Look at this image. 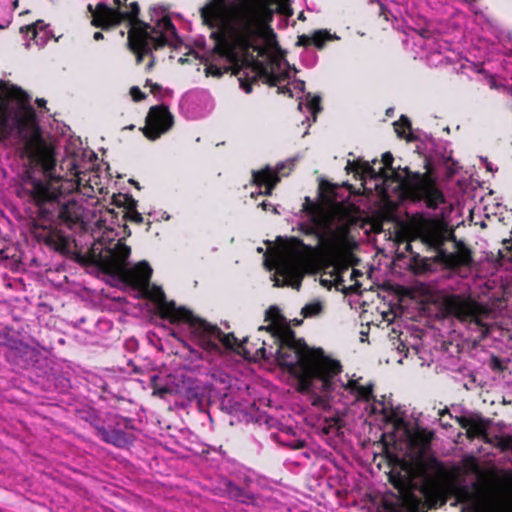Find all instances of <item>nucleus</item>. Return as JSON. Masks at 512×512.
I'll use <instances>...</instances> for the list:
<instances>
[{
	"label": "nucleus",
	"mask_w": 512,
	"mask_h": 512,
	"mask_svg": "<svg viewBox=\"0 0 512 512\" xmlns=\"http://www.w3.org/2000/svg\"><path fill=\"white\" fill-rule=\"evenodd\" d=\"M182 115L188 119L206 116L213 109V101L205 90H194L186 93L179 104Z\"/></svg>",
	"instance_id": "f8f14e48"
},
{
	"label": "nucleus",
	"mask_w": 512,
	"mask_h": 512,
	"mask_svg": "<svg viewBox=\"0 0 512 512\" xmlns=\"http://www.w3.org/2000/svg\"><path fill=\"white\" fill-rule=\"evenodd\" d=\"M499 256L505 261H512V238L503 241V247L499 250Z\"/></svg>",
	"instance_id": "5701e85b"
},
{
	"label": "nucleus",
	"mask_w": 512,
	"mask_h": 512,
	"mask_svg": "<svg viewBox=\"0 0 512 512\" xmlns=\"http://www.w3.org/2000/svg\"><path fill=\"white\" fill-rule=\"evenodd\" d=\"M37 103H38L39 106H42V105L45 104V100L44 99H38Z\"/></svg>",
	"instance_id": "7c9ffc66"
},
{
	"label": "nucleus",
	"mask_w": 512,
	"mask_h": 512,
	"mask_svg": "<svg viewBox=\"0 0 512 512\" xmlns=\"http://www.w3.org/2000/svg\"><path fill=\"white\" fill-rule=\"evenodd\" d=\"M126 2L127 0H114L113 6L98 3L95 8L90 4L88 9L92 14V24L97 27L105 29L121 22L128 23V45L138 62H141L144 56L151 54L152 49L163 45L176 47L180 43L176 28L164 11L154 10L152 16L154 25L150 26L138 20V4Z\"/></svg>",
	"instance_id": "39448f33"
},
{
	"label": "nucleus",
	"mask_w": 512,
	"mask_h": 512,
	"mask_svg": "<svg viewBox=\"0 0 512 512\" xmlns=\"http://www.w3.org/2000/svg\"><path fill=\"white\" fill-rule=\"evenodd\" d=\"M293 166V161L288 160L286 162L279 163L275 170L271 169L269 166L266 168L254 171L253 172V182L258 186L262 187L264 186L266 190L263 192V194L270 195L272 192L273 187L277 184V182L280 180L279 174L286 175L287 173L282 172L284 168L288 167L289 170H291ZM262 194V192H259Z\"/></svg>",
	"instance_id": "4468645a"
},
{
	"label": "nucleus",
	"mask_w": 512,
	"mask_h": 512,
	"mask_svg": "<svg viewBox=\"0 0 512 512\" xmlns=\"http://www.w3.org/2000/svg\"><path fill=\"white\" fill-rule=\"evenodd\" d=\"M321 311H322V303L320 301L308 303L302 308V314L305 317L316 316V315L320 314Z\"/></svg>",
	"instance_id": "4be33fe9"
},
{
	"label": "nucleus",
	"mask_w": 512,
	"mask_h": 512,
	"mask_svg": "<svg viewBox=\"0 0 512 512\" xmlns=\"http://www.w3.org/2000/svg\"><path fill=\"white\" fill-rule=\"evenodd\" d=\"M462 428L466 429L469 437H481L486 434L488 422L479 414L471 413L458 419Z\"/></svg>",
	"instance_id": "f3484780"
},
{
	"label": "nucleus",
	"mask_w": 512,
	"mask_h": 512,
	"mask_svg": "<svg viewBox=\"0 0 512 512\" xmlns=\"http://www.w3.org/2000/svg\"><path fill=\"white\" fill-rule=\"evenodd\" d=\"M476 17H477L478 20H482V18H484L483 15H479V16L477 15Z\"/></svg>",
	"instance_id": "473e14b6"
},
{
	"label": "nucleus",
	"mask_w": 512,
	"mask_h": 512,
	"mask_svg": "<svg viewBox=\"0 0 512 512\" xmlns=\"http://www.w3.org/2000/svg\"><path fill=\"white\" fill-rule=\"evenodd\" d=\"M332 36L326 30H318L312 36L301 35L298 37V45L307 46L313 43L317 48L321 49L325 41L331 39Z\"/></svg>",
	"instance_id": "aec40b11"
},
{
	"label": "nucleus",
	"mask_w": 512,
	"mask_h": 512,
	"mask_svg": "<svg viewBox=\"0 0 512 512\" xmlns=\"http://www.w3.org/2000/svg\"><path fill=\"white\" fill-rule=\"evenodd\" d=\"M113 232L103 235L92 247L94 260L104 269L119 276L134 290L153 301L160 317L173 326L170 334L186 345L190 351L191 343L208 352H220V346L233 349L238 353L243 350L248 356L250 352L243 348L233 334H223L217 327L195 317L184 307H177L174 301H167L161 287L150 286L152 268L146 261H140L128 267L131 248L121 239L110 238Z\"/></svg>",
	"instance_id": "20e7f679"
},
{
	"label": "nucleus",
	"mask_w": 512,
	"mask_h": 512,
	"mask_svg": "<svg viewBox=\"0 0 512 512\" xmlns=\"http://www.w3.org/2000/svg\"><path fill=\"white\" fill-rule=\"evenodd\" d=\"M130 94L134 101H140L144 99L145 95L142 93V91L138 87H132L130 89Z\"/></svg>",
	"instance_id": "393cba45"
},
{
	"label": "nucleus",
	"mask_w": 512,
	"mask_h": 512,
	"mask_svg": "<svg viewBox=\"0 0 512 512\" xmlns=\"http://www.w3.org/2000/svg\"><path fill=\"white\" fill-rule=\"evenodd\" d=\"M479 44L488 61L495 55L508 56L512 53L511 34L487 19H484L481 27Z\"/></svg>",
	"instance_id": "9b49d317"
},
{
	"label": "nucleus",
	"mask_w": 512,
	"mask_h": 512,
	"mask_svg": "<svg viewBox=\"0 0 512 512\" xmlns=\"http://www.w3.org/2000/svg\"><path fill=\"white\" fill-rule=\"evenodd\" d=\"M146 86H149L150 87V92L155 95V96H161V93H162V87L159 86L158 84L156 83H152L151 80H147L146 81Z\"/></svg>",
	"instance_id": "b1692460"
},
{
	"label": "nucleus",
	"mask_w": 512,
	"mask_h": 512,
	"mask_svg": "<svg viewBox=\"0 0 512 512\" xmlns=\"http://www.w3.org/2000/svg\"><path fill=\"white\" fill-rule=\"evenodd\" d=\"M455 314L459 320L483 327L480 306L471 300H461L455 305Z\"/></svg>",
	"instance_id": "dca6fc26"
},
{
	"label": "nucleus",
	"mask_w": 512,
	"mask_h": 512,
	"mask_svg": "<svg viewBox=\"0 0 512 512\" xmlns=\"http://www.w3.org/2000/svg\"><path fill=\"white\" fill-rule=\"evenodd\" d=\"M381 14L388 20L389 18V14H391L392 17H394L395 19L397 18V16L395 14H393L389 8H387L386 6H381Z\"/></svg>",
	"instance_id": "a878e982"
},
{
	"label": "nucleus",
	"mask_w": 512,
	"mask_h": 512,
	"mask_svg": "<svg viewBox=\"0 0 512 512\" xmlns=\"http://www.w3.org/2000/svg\"><path fill=\"white\" fill-rule=\"evenodd\" d=\"M382 162L383 176L392 178L397 183V188L405 190L413 198L425 200L432 209H437L444 202L443 194L435 187L430 177L419 173L412 174L408 168H392L393 156L390 152L383 154Z\"/></svg>",
	"instance_id": "0eeeda50"
},
{
	"label": "nucleus",
	"mask_w": 512,
	"mask_h": 512,
	"mask_svg": "<svg viewBox=\"0 0 512 512\" xmlns=\"http://www.w3.org/2000/svg\"><path fill=\"white\" fill-rule=\"evenodd\" d=\"M298 99V109L303 113L309 114L312 117V121L315 122L316 115L321 110L320 97L307 93L298 97Z\"/></svg>",
	"instance_id": "a211bd4d"
},
{
	"label": "nucleus",
	"mask_w": 512,
	"mask_h": 512,
	"mask_svg": "<svg viewBox=\"0 0 512 512\" xmlns=\"http://www.w3.org/2000/svg\"><path fill=\"white\" fill-rule=\"evenodd\" d=\"M307 265V258L300 250L285 249L274 256L268 268L277 270V274L272 277L275 287L291 286L298 290Z\"/></svg>",
	"instance_id": "6e6552de"
},
{
	"label": "nucleus",
	"mask_w": 512,
	"mask_h": 512,
	"mask_svg": "<svg viewBox=\"0 0 512 512\" xmlns=\"http://www.w3.org/2000/svg\"><path fill=\"white\" fill-rule=\"evenodd\" d=\"M86 158L92 162L97 158V155L93 151H82L81 158L75 154L73 157H67L64 160L62 169L64 167L67 169L64 176L66 178L65 183L67 184L65 191H81L86 188L90 189L91 192L102 190L97 171L93 168L85 167L84 159Z\"/></svg>",
	"instance_id": "1a4fd4ad"
},
{
	"label": "nucleus",
	"mask_w": 512,
	"mask_h": 512,
	"mask_svg": "<svg viewBox=\"0 0 512 512\" xmlns=\"http://www.w3.org/2000/svg\"><path fill=\"white\" fill-rule=\"evenodd\" d=\"M0 142L21 151L42 169L43 179L28 171L22 188L36 204L38 225L47 229L56 221L75 222L76 204L64 200L62 177L55 176L54 150L41 137L29 97L18 88L9 89L6 96L0 91Z\"/></svg>",
	"instance_id": "7ed1b4c3"
},
{
	"label": "nucleus",
	"mask_w": 512,
	"mask_h": 512,
	"mask_svg": "<svg viewBox=\"0 0 512 512\" xmlns=\"http://www.w3.org/2000/svg\"><path fill=\"white\" fill-rule=\"evenodd\" d=\"M104 440H105L106 442L116 443V442H115V440H113V439H112L110 436H108V435H105V436H104Z\"/></svg>",
	"instance_id": "c756f323"
},
{
	"label": "nucleus",
	"mask_w": 512,
	"mask_h": 512,
	"mask_svg": "<svg viewBox=\"0 0 512 512\" xmlns=\"http://www.w3.org/2000/svg\"><path fill=\"white\" fill-rule=\"evenodd\" d=\"M132 220H134L136 222H142L143 218H142L141 214H139L138 212H135L134 215L132 216Z\"/></svg>",
	"instance_id": "cd10ccee"
},
{
	"label": "nucleus",
	"mask_w": 512,
	"mask_h": 512,
	"mask_svg": "<svg viewBox=\"0 0 512 512\" xmlns=\"http://www.w3.org/2000/svg\"><path fill=\"white\" fill-rule=\"evenodd\" d=\"M21 33L25 39V45L31 47L35 45L37 47H43L48 40L51 38V33L47 26L42 21H37L31 26L21 28Z\"/></svg>",
	"instance_id": "2eb2a0df"
},
{
	"label": "nucleus",
	"mask_w": 512,
	"mask_h": 512,
	"mask_svg": "<svg viewBox=\"0 0 512 512\" xmlns=\"http://www.w3.org/2000/svg\"><path fill=\"white\" fill-rule=\"evenodd\" d=\"M260 205L263 208V210H268L270 207H272L273 208V212L275 214L279 213L276 207L272 206V204H270V203H268L266 201H263Z\"/></svg>",
	"instance_id": "bb28decb"
},
{
	"label": "nucleus",
	"mask_w": 512,
	"mask_h": 512,
	"mask_svg": "<svg viewBox=\"0 0 512 512\" xmlns=\"http://www.w3.org/2000/svg\"><path fill=\"white\" fill-rule=\"evenodd\" d=\"M205 24L223 34L214 63L207 65V75L220 77L229 70L237 76L240 87L252 91L258 79L293 96L294 89L304 92V82L290 83L288 62L280 53L275 34L265 21V9L256 0H210L201 8Z\"/></svg>",
	"instance_id": "f03ea898"
},
{
	"label": "nucleus",
	"mask_w": 512,
	"mask_h": 512,
	"mask_svg": "<svg viewBox=\"0 0 512 512\" xmlns=\"http://www.w3.org/2000/svg\"><path fill=\"white\" fill-rule=\"evenodd\" d=\"M268 326H260L266 332L262 346L256 350L255 358L274 360L297 380L298 391L308 401L322 410L334 409L346 414L351 412L358 418L382 413L396 428L408 426L397 411L381 401H376L371 384L362 385L358 379L346 383L339 379L341 365L325 356L321 350L310 349L302 340L296 339L285 318L275 306L266 311Z\"/></svg>",
	"instance_id": "f257e3e1"
},
{
	"label": "nucleus",
	"mask_w": 512,
	"mask_h": 512,
	"mask_svg": "<svg viewBox=\"0 0 512 512\" xmlns=\"http://www.w3.org/2000/svg\"><path fill=\"white\" fill-rule=\"evenodd\" d=\"M94 40L99 41L103 39V34L101 32H95L93 35Z\"/></svg>",
	"instance_id": "c85d7f7f"
},
{
	"label": "nucleus",
	"mask_w": 512,
	"mask_h": 512,
	"mask_svg": "<svg viewBox=\"0 0 512 512\" xmlns=\"http://www.w3.org/2000/svg\"><path fill=\"white\" fill-rule=\"evenodd\" d=\"M172 125L173 116L168 108L164 105H156L150 108L143 131L148 139L156 140L166 133Z\"/></svg>",
	"instance_id": "ddd939ff"
},
{
	"label": "nucleus",
	"mask_w": 512,
	"mask_h": 512,
	"mask_svg": "<svg viewBox=\"0 0 512 512\" xmlns=\"http://www.w3.org/2000/svg\"><path fill=\"white\" fill-rule=\"evenodd\" d=\"M305 122H310V116H306V119L304 121H302V123L304 124Z\"/></svg>",
	"instance_id": "2f4dec72"
},
{
	"label": "nucleus",
	"mask_w": 512,
	"mask_h": 512,
	"mask_svg": "<svg viewBox=\"0 0 512 512\" xmlns=\"http://www.w3.org/2000/svg\"><path fill=\"white\" fill-rule=\"evenodd\" d=\"M411 39L416 48V55L425 58L430 66L437 67L452 63L455 59V53L450 44L442 40L438 34L426 30H413Z\"/></svg>",
	"instance_id": "9d476101"
},
{
	"label": "nucleus",
	"mask_w": 512,
	"mask_h": 512,
	"mask_svg": "<svg viewBox=\"0 0 512 512\" xmlns=\"http://www.w3.org/2000/svg\"><path fill=\"white\" fill-rule=\"evenodd\" d=\"M421 238L424 243L435 250H439L446 240V234L441 228L430 226L423 230Z\"/></svg>",
	"instance_id": "6ab92c4d"
},
{
	"label": "nucleus",
	"mask_w": 512,
	"mask_h": 512,
	"mask_svg": "<svg viewBox=\"0 0 512 512\" xmlns=\"http://www.w3.org/2000/svg\"><path fill=\"white\" fill-rule=\"evenodd\" d=\"M491 86H492V87H494V86H495V82H494V80H493V79L491 80Z\"/></svg>",
	"instance_id": "72a5a7b5"
},
{
	"label": "nucleus",
	"mask_w": 512,
	"mask_h": 512,
	"mask_svg": "<svg viewBox=\"0 0 512 512\" xmlns=\"http://www.w3.org/2000/svg\"><path fill=\"white\" fill-rule=\"evenodd\" d=\"M394 128L399 137L410 140L411 125L407 117L401 116L400 120L394 123Z\"/></svg>",
	"instance_id": "412c9836"
},
{
	"label": "nucleus",
	"mask_w": 512,
	"mask_h": 512,
	"mask_svg": "<svg viewBox=\"0 0 512 512\" xmlns=\"http://www.w3.org/2000/svg\"><path fill=\"white\" fill-rule=\"evenodd\" d=\"M302 225L308 233L316 235L319 243L328 248L342 244L349 231L346 217L336 210L323 207L306 199Z\"/></svg>",
	"instance_id": "423d86ee"
}]
</instances>
